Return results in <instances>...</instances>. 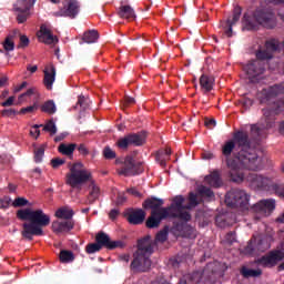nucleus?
<instances>
[{
	"label": "nucleus",
	"mask_w": 284,
	"mask_h": 284,
	"mask_svg": "<svg viewBox=\"0 0 284 284\" xmlns=\"http://www.w3.org/2000/svg\"><path fill=\"white\" fill-rule=\"evenodd\" d=\"M19 112H17L14 109H3L1 114L4 118H11L14 116L16 114H18Z\"/></svg>",
	"instance_id": "bf43d9fd"
},
{
	"label": "nucleus",
	"mask_w": 284,
	"mask_h": 284,
	"mask_svg": "<svg viewBox=\"0 0 284 284\" xmlns=\"http://www.w3.org/2000/svg\"><path fill=\"white\" fill-rule=\"evenodd\" d=\"M80 4L78 0H63V8L55 16L75 19L79 14Z\"/></svg>",
	"instance_id": "f3484780"
},
{
	"label": "nucleus",
	"mask_w": 284,
	"mask_h": 284,
	"mask_svg": "<svg viewBox=\"0 0 284 284\" xmlns=\"http://www.w3.org/2000/svg\"><path fill=\"white\" fill-rule=\"evenodd\" d=\"M204 125H206V128H207L209 130H213V128L216 126V120H215V119H206V120L204 121Z\"/></svg>",
	"instance_id": "0e129e2a"
},
{
	"label": "nucleus",
	"mask_w": 284,
	"mask_h": 284,
	"mask_svg": "<svg viewBox=\"0 0 284 284\" xmlns=\"http://www.w3.org/2000/svg\"><path fill=\"white\" fill-rule=\"evenodd\" d=\"M224 203H226L227 207L247 210L250 195L244 190L232 189L226 193Z\"/></svg>",
	"instance_id": "1a4fd4ad"
},
{
	"label": "nucleus",
	"mask_w": 284,
	"mask_h": 284,
	"mask_svg": "<svg viewBox=\"0 0 284 284\" xmlns=\"http://www.w3.org/2000/svg\"><path fill=\"white\" fill-rule=\"evenodd\" d=\"M126 192L135 197H141L142 194L135 187L128 189Z\"/></svg>",
	"instance_id": "338daca9"
},
{
	"label": "nucleus",
	"mask_w": 284,
	"mask_h": 284,
	"mask_svg": "<svg viewBox=\"0 0 284 284\" xmlns=\"http://www.w3.org/2000/svg\"><path fill=\"white\" fill-rule=\"evenodd\" d=\"M253 210L260 214L270 215L275 210V201L262 200L253 206Z\"/></svg>",
	"instance_id": "4be33fe9"
},
{
	"label": "nucleus",
	"mask_w": 284,
	"mask_h": 284,
	"mask_svg": "<svg viewBox=\"0 0 284 284\" xmlns=\"http://www.w3.org/2000/svg\"><path fill=\"white\" fill-rule=\"evenodd\" d=\"M155 161L156 163H160V166L165 168L166 165L165 162L168 161V156L163 155V153H156Z\"/></svg>",
	"instance_id": "6e6d98bb"
},
{
	"label": "nucleus",
	"mask_w": 284,
	"mask_h": 284,
	"mask_svg": "<svg viewBox=\"0 0 284 284\" xmlns=\"http://www.w3.org/2000/svg\"><path fill=\"white\" fill-rule=\"evenodd\" d=\"M123 216L131 225H141L145 221L146 213L143 209H128Z\"/></svg>",
	"instance_id": "a211bd4d"
},
{
	"label": "nucleus",
	"mask_w": 284,
	"mask_h": 284,
	"mask_svg": "<svg viewBox=\"0 0 284 284\" xmlns=\"http://www.w3.org/2000/svg\"><path fill=\"white\" fill-rule=\"evenodd\" d=\"M283 260H284V251L274 250L267 253L266 255H262L260 258H257V264L267 268H272Z\"/></svg>",
	"instance_id": "2eb2a0df"
},
{
	"label": "nucleus",
	"mask_w": 284,
	"mask_h": 284,
	"mask_svg": "<svg viewBox=\"0 0 284 284\" xmlns=\"http://www.w3.org/2000/svg\"><path fill=\"white\" fill-rule=\"evenodd\" d=\"M40 40L45 45H57L59 43V38L45 24H41L40 27Z\"/></svg>",
	"instance_id": "6ab92c4d"
},
{
	"label": "nucleus",
	"mask_w": 284,
	"mask_h": 284,
	"mask_svg": "<svg viewBox=\"0 0 284 284\" xmlns=\"http://www.w3.org/2000/svg\"><path fill=\"white\" fill-rule=\"evenodd\" d=\"M13 103H14V97H10V98H8L7 101H3V102L1 103V106H2V108H9V106H11Z\"/></svg>",
	"instance_id": "774afa93"
},
{
	"label": "nucleus",
	"mask_w": 284,
	"mask_h": 284,
	"mask_svg": "<svg viewBox=\"0 0 284 284\" xmlns=\"http://www.w3.org/2000/svg\"><path fill=\"white\" fill-rule=\"evenodd\" d=\"M29 205V201L27 197H17L12 202V207H24Z\"/></svg>",
	"instance_id": "de8ad7c7"
},
{
	"label": "nucleus",
	"mask_w": 284,
	"mask_h": 284,
	"mask_svg": "<svg viewBox=\"0 0 284 284\" xmlns=\"http://www.w3.org/2000/svg\"><path fill=\"white\" fill-rule=\"evenodd\" d=\"M215 85V78L213 75L203 74L200 77V88L203 93H210Z\"/></svg>",
	"instance_id": "b1692460"
},
{
	"label": "nucleus",
	"mask_w": 284,
	"mask_h": 284,
	"mask_svg": "<svg viewBox=\"0 0 284 284\" xmlns=\"http://www.w3.org/2000/svg\"><path fill=\"white\" fill-rule=\"evenodd\" d=\"M176 229L180 231L181 236H183V237H191L194 232L193 227L186 223L183 225L176 226Z\"/></svg>",
	"instance_id": "58836bf2"
},
{
	"label": "nucleus",
	"mask_w": 284,
	"mask_h": 284,
	"mask_svg": "<svg viewBox=\"0 0 284 284\" xmlns=\"http://www.w3.org/2000/svg\"><path fill=\"white\" fill-rule=\"evenodd\" d=\"M81 164H73V166L70 168V173L67 175V183L73 189L91 180V172L81 169Z\"/></svg>",
	"instance_id": "9b49d317"
},
{
	"label": "nucleus",
	"mask_w": 284,
	"mask_h": 284,
	"mask_svg": "<svg viewBox=\"0 0 284 284\" xmlns=\"http://www.w3.org/2000/svg\"><path fill=\"white\" fill-rule=\"evenodd\" d=\"M204 182H206V184L213 189H219L223 185V181L219 171H213L206 175V178H204Z\"/></svg>",
	"instance_id": "393cba45"
},
{
	"label": "nucleus",
	"mask_w": 284,
	"mask_h": 284,
	"mask_svg": "<svg viewBox=\"0 0 284 284\" xmlns=\"http://www.w3.org/2000/svg\"><path fill=\"white\" fill-rule=\"evenodd\" d=\"M99 38V33L97 30L87 31L83 34V41L88 44L95 43Z\"/></svg>",
	"instance_id": "c9c22d12"
},
{
	"label": "nucleus",
	"mask_w": 284,
	"mask_h": 284,
	"mask_svg": "<svg viewBox=\"0 0 284 284\" xmlns=\"http://www.w3.org/2000/svg\"><path fill=\"white\" fill-rule=\"evenodd\" d=\"M44 155V146H40L39 149L34 150V161L36 163H41Z\"/></svg>",
	"instance_id": "3c124183"
},
{
	"label": "nucleus",
	"mask_w": 284,
	"mask_h": 284,
	"mask_svg": "<svg viewBox=\"0 0 284 284\" xmlns=\"http://www.w3.org/2000/svg\"><path fill=\"white\" fill-rule=\"evenodd\" d=\"M102 247H104L102 244L90 243L87 246V253L88 254H95L97 252H101Z\"/></svg>",
	"instance_id": "a18cd8bd"
},
{
	"label": "nucleus",
	"mask_w": 284,
	"mask_h": 284,
	"mask_svg": "<svg viewBox=\"0 0 284 284\" xmlns=\"http://www.w3.org/2000/svg\"><path fill=\"white\" fill-rule=\"evenodd\" d=\"M42 130H44L45 132H49L51 135H54L58 133L57 124H54L53 120H49V122L45 123Z\"/></svg>",
	"instance_id": "79ce46f5"
},
{
	"label": "nucleus",
	"mask_w": 284,
	"mask_h": 284,
	"mask_svg": "<svg viewBox=\"0 0 284 284\" xmlns=\"http://www.w3.org/2000/svg\"><path fill=\"white\" fill-rule=\"evenodd\" d=\"M59 258L61 263H72L74 261V255L72 251L61 250Z\"/></svg>",
	"instance_id": "e433bc0d"
},
{
	"label": "nucleus",
	"mask_w": 284,
	"mask_h": 284,
	"mask_svg": "<svg viewBox=\"0 0 284 284\" xmlns=\"http://www.w3.org/2000/svg\"><path fill=\"white\" fill-rule=\"evenodd\" d=\"M78 105H79L80 108H82L83 110H87V108H88V102H87L85 97L80 95V97L78 98Z\"/></svg>",
	"instance_id": "680f3d73"
},
{
	"label": "nucleus",
	"mask_w": 284,
	"mask_h": 284,
	"mask_svg": "<svg viewBox=\"0 0 284 284\" xmlns=\"http://www.w3.org/2000/svg\"><path fill=\"white\" fill-rule=\"evenodd\" d=\"M270 190L274 191L277 196L284 197V186L283 185L272 183V185L270 186Z\"/></svg>",
	"instance_id": "8fccbe9b"
},
{
	"label": "nucleus",
	"mask_w": 284,
	"mask_h": 284,
	"mask_svg": "<svg viewBox=\"0 0 284 284\" xmlns=\"http://www.w3.org/2000/svg\"><path fill=\"white\" fill-rule=\"evenodd\" d=\"M57 80V68L51 65L50 71H44L43 83L47 90H52L53 83Z\"/></svg>",
	"instance_id": "cd10ccee"
},
{
	"label": "nucleus",
	"mask_w": 284,
	"mask_h": 284,
	"mask_svg": "<svg viewBox=\"0 0 284 284\" xmlns=\"http://www.w3.org/2000/svg\"><path fill=\"white\" fill-rule=\"evenodd\" d=\"M118 16L121 19H128V20L135 19L134 9H132L130 4H124V2H121V6H119Z\"/></svg>",
	"instance_id": "a878e982"
},
{
	"label": "nucleus",
	"mask_w": 284,
	"mask_h": 284,
	"mask_svg": "<svg viewBox=\"0 0 284 284\" xmlns=\"http://www.w3.org/2000/svg\"><path fill=\"white\" fill-rule=\"evenodd\" d=\"M103 158L106 160L116 159V153L110 146H104Z\"/></svg>",
	"instance_id": "09e8293b"
},
{
	"label": "nucleus",
	"mask_w": 284,
	"mask_h": 284,
	"mask_svg": "<svg viewBox=\"0 0 284 284\" xmlns=\"http://www.w3.org/2000/svg\"><path fill=\"white\" fill-rule=\"evenodd\" d=\"M270 248V244L261 239L252 237L251 241L243 248L242 253L245 255L254 256L258 253H264Z\"/></svg>",
	"instance_id": "dca6fc26"
},
{
	"label": "nucleus",
	"mask_w": 284,
	"mask_h": 284,
	"mask_svg": "<svg viewBox=\"0 0 284 284\" xmlns=\"http://www.w3.org/2000/svg\"><path fill=\"white\" fill-rule=\"evenodd\" d=\"M250 134L246 131H236L233 138L222 145V154L226 159L229 180L233 183H243L244 171H261L264 169L263 158L253 149Z\"/></svg>",
	"instance_id": "f257e3e1"
},
{
	"label": "nucleus",
	"mask_w": 284,
	"mask_h": 284,
	"mask_svg": "<svg viewBox=\"0 0 284 284\" xmlns=\"http://www.w3.org/2000/svg\"><path fill=\"white\" fill-rule=\"evenodd\" d=\"M104 247L108 248L109 251H113L115 248H124L125 243L123 241H111Z\"/></svg>",
	"instance_id": "c03bdc74"
},
{
	"label": "nucleus",
	"mask_w": 284,
	"mask_h": 284,
	"mask_svg": "<svg viewBox=\"0 0 284 284\" xmlns=\"http://www.w3.org/2000/svg\"><path fill=\"white\" fill-rule=\"evenodd\" d=\"M43 126V124H34L32 125V130L30 131L31 136H34L38 139L40 136V128Z\"/></svg>",
	"instance_id": "13d9d810"
},
{
	"label": "nucleus",
	"mask_w": 284,
	"mask_h": 284,
	"mask_svg": "<svg viewBox=\"0 0 284 284\" xmlns=\"http://www.w3.org/2000/svg\"><path fill=\"white\" fill-rule=\"evenodd\" d=\"M143 172L144 169L142 162H135L134 158L126 156L121 171H119V174L128 178L142 174Z\"/></svg>",
	"instance_id": "4468645a"
},
{
	"label": "nucleus",
	"mask_w": 284,
	"mask_h": 284,
	"mask_svg": "<svg viewBox=\"0 0 284 284\" xmlns=\"http://www.w3.org/2000/svg\"><path fill=\"white\" fill-rule=\"evenodd\" d=\"M187 205H184V197L182 195L175 196L171 205L165 209H161L162 219H179L183 222H190L192 215L186 211Z\"/></svg>",
	"instance_id": "0eeeda50"
},
{
	"label": "nucleus",
	"mask_w": 284,
	"mask_h": 284,
	"mask_svg": "<svg viewBox=\"0 0 284 284\" xmlns=\"http://www.w3.org/2000/svg\"><path fill=\"white\" fill-rule=\"evenodd\" d=\"M242 24L243 29L248 31L258 30L260 26L267 30H273L276 27L275 13L270 8L255 9L252 16L248 13L243 14Z\"/></svg>",
	"instance_id": "20e7f679"
},
{
	"label": "nucleus",
	"mask_w": 284,
	"mask_h": 284,
	"mask_svg": "<svg viewBox=\"0 0 284 284\" xmlns=\"http://www.w3.org/2000/svg\"><path fill=\"white\" fill-rule=\"evenodd\" d=\"M155 242L151 240L150 235L138 241L136 252L133 253L131 262V270L138 273H145L151 267V255L154 253Z\"/></svg>",
	"instance_id": "7ed1b4c3"
},
{
	"label": "nucleus",
	"mask_w": 284,
	"mask_h": 284,
	"mask_svg": "<svg viewBox=\"0 0 284 284\" xmlns=\"http://www.w3.org/2000/svg\"><path fill=\"white\" fill-rule=\"evenodd\" d=\"M199 194L203 199H206L209 202L215 200V193H213V191L207 186H200Z\"/></svg>",
	"instance_id": "72a5a7b5"
},
{
	"label": "nucleus",
	"mask_w": 284,
	"mask_h": 284,
	"mask_svg": "<svg viewBox=\"0 0 284 284\" xmlns=\"http://www.w3.org/2000/svg\"><path fill=\"white\" fill-rule=\"evenodd\" d=\"M242 16V8L240 6H236L235 9H233V16L232 19L229 18L226 20V31L225 34L227 38H232V28L240 21Z\"/></svg>",
	"instance_id": "5701e85b"
},
{
	"label": "nucleus",
	"mask_w": 284,
	"mask_h": 284,
	"mask_svg": "<svg viewBox=\"0 0 284 284\" xmlns=\"http://www.w3.org/2000/svg\"><path fill=\"white\" fill-rule=\"evenodd\" d=\"M213 264H207L203 273L195 271L192 274L184 275L180 278L179 284H213L215 277V271L212 270ZM209 270H212V275L209 274Z\"/></svg>",
	"instance_id": "6e6552de"
},
{
	"label": "nucleus",
	"mask_w": 284,
	"mask_h": 284,
	"mask_svg": "<svg viewBox=\"0 0 284 284\" xmlns=\"http://www.w3.org/2000/svg\"><path fill=\"white\" fill-rule=\"evenodd\" d=\"M243 70L246 72L250 82L258 83L264 78L265 62L262 60H251Z\"/></svg>",
	"instance_id": "f8f14e48"
},
{
	"label": "nucleus",
	"mask_w": 284,
	"mask_h": 284,
	"mask_svg": "<svg viewBox=\"0 0 284 284\" xmlns=\"http://www.w3.org/2000/svg\"><path fill=\"white\" fill-rule=\"evenodd\" d=\"M30 44V39L26 34H20V45H18L19 49H26Z\"/></svg>",
	"instance_id": "864d4df0"
},
{
	"label": "nucleus",
	"mask_w": 284,
	"mask_h": 284,
	"mask_svg": "<svg viewBox=\"0 0 284 284\" xmlns=\"http://www.w3.org/2000/svg\"><path fill=\"white\" fill-rule=\"evenodd\" d=\"M17 219L29 222L22 223L21 236L26 241H33L34 236H43L42 227L50 225V216L43 210L21 209L17 211Z\"/></svg>",
	"instance_id": "f03ea898"
},
{
	"label": "nucleus",
	"mask_w": 284,
	"mask_h": 284,
	"mask_svg": "<svg viewBox=\"0 0 284 284\" xmlns=\"http://www.w3.org/2000/svg\"><path fill=\"white\" fill-rule=\"evenodd\" d=\"M73 211L68 207H61L55 212V217L61 219L62 221H72Z\"/></svg>",
	"instance_id": "7c9ffc66"
},
{
	"label": "nucleus",
	"mask_w": 284,
	"mask_h": 284,
	"mask_svg": "<svg viewBox=\"0 0 284 284\" xmlns=\"http://www.w3.org/2000/svg\"><path fill=\"white\" fill-rule=\"evenodd\" d=\"M28 16L29 12H19L17 16L18 23H24L26 21H28Z\"/></svg>",
	"instance_id": "052dcab7"
},
{
	"label": "nucleus",
	"mask_w": 284,
	"mask_h": 284,
	"mask_svg": "<svg viewBox=\"0 0 284 284\" xmlns=\"http://www.w3.org/2000/svg\"><path fill=\"white\" fill-rule=\"evenodd\" d=\"M17 34H19V31L14 30L12 33H9L6 38V41H3V49L7 52L14 50V38H17Z\"/></svg>",
	"instance_id": "c85d7f7f"
},
{
	"label": "nucleus",
	"mask_w": 284,
	"mask_h": 284,
	"mask_svg": "<svg viewBox=\"0 0 284 284\" xmlns=\"http://www.w3.org/2000/svg\"><path fill=\"white\" fill-rule=\"evenodd\" d=\"M283 93H284V85L274 84L263 91L264 98L262 99V102L270 103L271 101H274L276 97H280Z\"/></svg>",
	"instance_id": "aec40b11"
},
{
	"label": "nucleus",
	"mask_w": 284,
	"mask_h": 284,
	"mask_svg": "<svg viewBox=\"0 0 284 284\" xmlns=\"http://www.w3.org/2000/svg\"><path fill=\"white\" fill-rule=\"evenodd\" d=\"M278 49H280V43H278V41H276L275 39H271V40H267V41L265 42V49H263V50H267V51L274 53V52H277Z\"/></svg>",
	"instance_id": "ea45409f"
},
{
	"label": "nucleus",
	"mask_w": 284,
	"mask_h": 284,
	"mask_svg": "<svg viewBox=\"0 0 284 284\" xmlns=\"http://www.w3.org/2000/svg\"><path fill=\"white\" fill-rule=\"evenodd\" d=\"M36 0H18L16 4H13V10L16 12H29L31 8H33Z\"/></svg>",
	"instance_id": "bb28decb"
},
{
	"label": "nucleus",
	"mask_w": 284,
	"mask_h": 284,
	"mask_svg": "<svg viewBox=\"0 0 284 284\" xmlns=\"http://www.w3.org/2000/svg\"><path fill=\"white\" fill-rule=\"evenodd\" d=\"M98 199H99V187L97 185H93L92 190H90L88 201L90 204H93Z\"/></svg>",
	"instance_id": "37998d69"
},
{
	"label": "nucleus",
	"mask_w": 284,
	"mask_h": 284,
	"mask_svg": "<svg viewBox=\"0 0 284 284\" xmlns=\"http://www.w3.org/2000/svg\"><path fill=\"white\" fill-rule=\"evenodd\" d=\"M146 140L148 133L145 131L129 133L123 138H119L116 146L122 151H126L130 146L140 148L145 145Z\"/></svg>",
	"instance_id": "9d476101"
},
{
	"label": "nucleus",
	"mask_w": 284,
	"mask_h": 284,
	"mask_svg": "<svg viewBox=\"0 0 284 284\" xmlns=\"http://www.w3.org/2000/svg\"><path fill=\"white\" fill-rule=\"evenodd\" d=\"M164 201L158 197H148L144 203H142V207L144 210H151V215L148 216L145 225L150 230L158 229L162 221L169 219V217H162L161 216V210L165 209L163 207Z\"/></svg>",
	"instance_id": "423d86ee"
},
{
	"label": "nucleus",
	"mask_w": 284,
	"mask_h": 284,
	"mask_svg": "<svg viewBox=\"0 0 284 284\" xmlns=\"http://www.w3.org/2000/svg\"><path fill=\"white\" fill-rule=\"evenodd\" d=\"M168 235H169V227L165 226L164 229H162V231L156 233L155 242H159V243L166 242L168 241Z\"/></svg>",
	"instance_id": "a19ab883"
},
{
	"label": "nucleus",
	"mask_w": 284,
	"mask_h": 284,
	"mask_svg": "<svg viewBox=\"0 0 284 284\" xmlns=\"http://www.w3.org/2000/svg\"><path fill=\"white\" fill-rule=\"evenodd\" d=\"M36 111H38V104H32V105L21 109L20 112H18V114H31Z\"/></svg>",
	"instance_id": "603ef678"
},
{
	"label": "nucleus",
	"mask_w": 284,
	"mask_h": 284,
	"mask_svg": "<svg viewBox=\"0 0 284 284\" xmlns=\"http://www.w3.org/2000/svg\"><path fill=\"white\" fill-rule=\"evenodd\" d=\"M224 241H226L227 244H234L236 242V232H229L224 237Z\"/></svg>",
	"instance_id": "5fc2aeb1"
},
{
	"label": "nucleus",
	"mask_w": 284,
	"mask_h": 284,
	"mask_svg": "<svg viewBox=\"0 0 284 284\" xmlns=\"http://www.w3.org/2000/svg\"><path fill=\"white\" fill-rule=\"evenodd\" d=\"M273 51H267L266 49H260L256 51V60L255 61H262L271 60L273 59Z\"/></svg>",
	"instance_id": "f704fd0d"
},
{
	"label": "nucleus",
	"mask_w": 284,
	"mask_h": 284,
	"mask_svg": "<svg viewBox=\"0 0 284 284\" xmlns=\"http://www.w3.org/2000/svg\"><path fill=\"white\" fill-rule=\"evenodd\" d=\"M78 151H79L80 155H83V156H88L89 155V149L87 148L85 144H80L78 146Z\"/></svg>",
	"instance_id": "69168bd1"
},
{
	"label": "nucleus",
	"mask_w": 284,
	"mask_h": 284,
	"mask_svg": "<svg viewBox=\"0 0 284 284\" xmlns=\"http://www.w3.org/2000/svg\"><path fill=\"white\" fill-rule=\"evenodd\" d=\"M41 112H44L47 114H54L57 113V104L54 103L53 100L45 101L41 106H40Z\"/></svg>",
	"instance_id": "2f4dec72"
},
{
	"label": "nucleus",
	"mask_w": 284,
	"mask_h": 284,
	"mask_svg": "<svg viewBox=\"0 0 284 284\" xmlns=\"http://www.w3.org/2000/svg\"><path fill=\"white\" fill-rule=\"evenodd\" d=\"M74 150H77L75 143H70V144L61 143L58 148L59 153L65 156H72Z\"/></svg>",
	"instance_id": "c756f323"
},
{
	"label": "nucleus",
	"mask_w": 284,
	"mask_h": 284,
	"mask_svg": "<svg viewBox=\"0 0 284 284\" xmlns=\"http://www.w3.org/2000/svg\"><path fill=\"white\" fill-rule=\"evenodd\" d=\"M74 227V222L72 220H60L53 222L51 224V229L53 230V233L55 234H63V233H69L72 231Z\"/></svg>",
	"instance_id": "412c9836"
},
{
	"label": "nucleus",
	"mask_w": 284,
	"mask_h": 284,
	"mask_svg": "<svg viewBox=\"0 0 284 284\" xmlns=\"http://www.w3.org/2000/svg\"><path fill=\"white\" fill-rule=\"evenodd\" d=\"M34 93H36V89H34V88H31V89L27 90L26 93L21 94V95L18 98V101L23 102L24 97H31V95H33Z\"/></svg>",
	"instance_id": "e2e57ef3"
},
{
	"label": "nucleus",
	"mask_w": 284,
	"mask_h": 284,
	"mask_svg": "<svg viewBox=\"0 0 284 284\" xmlns=\"http://www.w3.org/2000/svg\"><path fill=\"white\" fill-rule=\"evenodd\" d=\"M281 112H284V98L274 101L271 109L263 110L264 118L262 121L265 123H262V126H258L257 124L251 125V136L256 145H260L261 141L265 139V130L273 128L275 114H280Z\"/></svg>",
	"instance_id": "39448f33"
},
{
	"label": "nucleus",
	"mask_w": 284,
	"mask_h": 284,
	"mask_svg": "<svg viewBox=\"0 0 284 284\" xmlns=\"http://www.w3.org/2000/svg\"><path fill=\"white\" fill-rule=\"evenodd\" d=\"M246 182L248 184V187L255 191H270V186L273 184V179L255 173H248V175L246 176Z\"/></svg>",
	"instance_id": "ddd939ff"
},
{
	"label": "nucleus",
	"mask_w": 284,
	"mask_h": 284,
	"mask_svg": "<svg viewBox=\"0 0 284 284\" xmlns=\"http://www.w3.org/2000/svg\"><path fill=\"white\" fill-rule=\"evenodd\" d=\"M241 274L243 277L250 278V277H260L261 274H263V271L261 270H252L247 268L246 266H243L241 270Z\"/></svg>",
	"instance_id": "473e14b6"
},
{
	"label": "nucleus",
	"mask_w": 284,
	"mask_h": 284,
	"mask_svg": "<svg viewBox=\"0 0 284 284\" xmlns=\"http://www.w3.org/2000/svg\"><path fill=\"white\" fill-rule=\"evenodd\" d=\"M199 205L197 195L195 193H189V204H186V210H192Z\"/></svg>",
	"instance_id": "49530a36"
},
{
	"label": "nucleus",
	"mask_w": 284,
	"mask_h": 284,
	"mask_svg": "<svg viewBox=\"0 0 284 284\" xmlns=\"http://www.w3.org/2000/svg\"><path fill=\"white\" fill-rule=\"evenodd\" d=\"M64 163V159L54 158L53 160H51V166H53V169H58L59 166H62Z\"/></svg>",
	"instance_id": "4d7b16f0"
},
{
	"label": "nucleus",
	"mask_w": 284,
	"mask_h": 284,
	"mask_svg": "<svg viewBox=\"0 0 284 284\" xmlns=\"http://www.w3.org/2000/svg\"><path fill=\"white\" fill-rule=\"evenodd\" d=\"M95 241H97V244H100L103 247H105L108 244H110L111 237H110V235H108L103 232H99L97 234Z\"/></svg>",
	"instance_id": "4c0bfd02"
}]
</instances>
